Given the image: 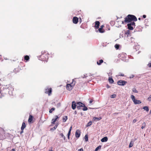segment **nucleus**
<instances>
[{
  "mask_svg": "<svg viewBox=\"0 0 151 151\" xmlns=\"http://www.w3.org/2000/svg\"><path fill=\"white\" fill-rule=\"evenodd\" d=\"M68 119V117L67 116H64L63 118V122H65Z\"/></svg>",
  "mask_w": 151,
  "mask_h": 151,
  "instance_id": "4be33fe9",
  "label": "nucleus"
},
{
  "mask_svg": "<svg viewBox=\"0 0 151 151\" xmlns=\"http://www.w3.org/2000/svg\"><path fill=\"white\" fill-rule=\"evenodd\" d=\"M92 124V122L91 121H90L89 122H88L87 125V127H89Z\"/></svg>",
  "mask_w": 151,
  "mask_h": 151,
  "instance_id": "72a5a7b5",
  "label": "nucleus"
},
{
  "mask_svg": "<svg viewBox=\"0 0 151 151\" xmlns=\"http://www.w3.org/2000/svg\"><path fill=\"white\" fill-rule=\"evenodd\" d=\"M24 59L25 60L28 61L29 59V57L28 55H25L24 57Z\"/></svg>",
  "mask_w": 151,
  "mask_h": 151,
  "instance_id": "393cba45",
  "label": "nucleus"
},
{
  "mask_svg": "<svg viewBox=\"0 0 151 151\" xmlns=\"http://www.w3.org/2000/svg\"><path fill=\"white\" fill-rule=\"evenodd\" d=\"M143 109L145 110H146L147 111H148L149 110L148 107L147 106L144 107H143Z\"/></svg>",
  "mask_w": 151,
  "mask_h": 151,
  "instance_id": "a878e982",
  "label": "nucleus"
},
{
  "mask_svg": "<svg viewBox=\"0 0 151 151\" xmlns=\"http://www.w3.org/2000/svg\"><path fill=\"white\" fill-rule=\"evenodd\" d=\"M48 151H53L52 149L51 150H49Z\"/></svg>",
  "mask_w": 151,
  "mask_h": 151,
  "instance_id": "5fc2aeb1",
  "label": "nucleus"
},
{
  "mask_svg": "<svg viewBox=\"0 0 151 151\" xmlns=\"http://www.w3.org/2000/svg\"><path fill=\"white\" fill-rule=\"evenodd\" d=\"M83 106H84V104L81 102L76 103V106L78 109H80V107H83Z\"/></svg>",
  "mask_w": 151,
  "mask_h": 151,
  "instance_id": "0eeeda50",
  "label": "nucleus"
},
{
  "mask_svg": "<svg viewBox=\"0 0 151 151\" xmlns=\"http://www.w3.org/2000/svg\"><path fill=\"white\" fill-rule=\"evenodd\" d=\"M128 24H131V25L132 26H135V23L133 22H130V23Z\"/></svg>",
  "mask_w": 151,
  "mask_h": 151,
  "instance_id": "7c9ffc66",
  "label": "nucleus"
},
{
  "mask_svg": "<svg viewBox=\"0 0 151 151\" xmlns=\"http://www.w3.org/2000/svg\"><path fill=\"white\" fill-rule=\"evenodd\" d=\"M108 140V138L107 137H105L102 138L101 141L102 142H106Z\"/></svg>",
  "mask_w": 151,
  "mask_h": 151,
  "instance_id": "2eb2a0df",
  "label": "nucleus"
},
{
  "mask_svg": "<svg viewBox=\"0 0 151 151\" xmlns=\"http://www.w3.org/2000/svg\"><path fill=\"white\" fill-rule=\"evenodd\" d=\"M109 81L111 83H114V81L113 79L111 78H109Z\"/></svg>",
  "mask_w": 151,
  "mask_h": 151,
  "instance_id": "5701e85b",
  "label": "nucleus"
},
{
  "mask_svg": "<svg viewBox=\"0 0 151 151\" xmlns=\"http://www.w3.org/2000/svg\"><path fill=\"white\" fill-rule=\"evenodd\" d=\"M119 76H124V74L120 73L119 75Z\"/></svg>",
  "mask_w": 151,
  "mask_h": 151,
  "instance_id": "c03bdc74",
  "label": "nucleus"
},
{
  "mask_svg": "<svg viewBox=\"0 0 151 151\" xmlns=\"http://www.w3.org/2000/svg\"><path fill=\"white\" fill-rule=\"evenodd\" d=\"M78 19L77 17H73V23L75 24H77L78 22Z\"/></svg>",
  "mask_w": 151,
  "mask_h": 151,
  "instance_id": "9d476101",
  "label": "nucleus"
},
{
  "mask_svg": "<svg viewBox=\"0 0 151 151\" xmlns=\"http://www.w3.org/2000/svg\"><path fill=\"white\" fill-rule=\"evenodd\" d=\"M108 29L109 30H110V28H108Z\"/></svg>",
  "mask_w": 151,
  "mask_h": 151,
  "instance_id": "4d7b16f0",
  "label": "nucleus"
},
{
  "mask_svg": "<svg viewBox=\"0 0 151 151\" xmlns=\"http://www.w3.org/2000/svg\"><path fill=\"white\" fill-rule=\"evenodd\" d=\"M85 141L87 142L88 140V136L87 135H86L85 136Z\"/></svg>",
  "mask_w": 151,
  "mask_h": 151,
  "instance_id": "f704fd0d",
  "label": "nucleus"
},
{
  "mask_svg": "<svg viewBox=\"0 0 151 151\" xmlns=\"http://www.w3.org/2000/svg\"><path fill=\"white\" fill-rule=\"evenodd\" d=\"M26 125L25 123L24 122H23L22 124V125L21 128V129L24 130V129L26 127Z\"/></svg>",
  "mask_w": 151,
  "mask_h": 151,
  "instance_id": "dca6fc26",
  "label": "nucleus"
},
{
  "mask_svg": "<svg viewBox=\"0 0 151 151\" xmlns=\"http://www.w3.org/2000/svg\"><path fill=\"white\" fill-rule=\"evenodd\" d=\"M147 100L149 101H151V95H150L149 97L148 98Z\"/></svg>",
  "mask_w": 151,
  "mask_h": 151,
  "instance_id": "4c0bfd02",
  "label": "nucleus"
},
{
  "mask_svg": "<svg viewBox=\"0 0 151 151\" xmlns=\"http://www.w3.org/2000/svg\"><path fill=\"white\" fill-rule=\"evenodd\" d=\"M137 19L136 17L133 15L129 14L125 18L124 21H122V24H124V23H128L131 22L132 21H136Z\"/></svg>",
  "mask_w": 151,
  "mask_h": 151,
  "instance_id": "f03ea898",
  "label": "nucleus"
},
{
  "mask_svg": "<svg viewBox=\"0 0 151 151\" xmlns=\"http://www.w3.org/2000/svg\"><path fill=\"white\" fill-rule=\"evenodd\" d=\"M55 109V108L53 107L51 109H50L49 111V112L50 113H52V111H54Z\"/></svg>",
  "mask_w": 151,
  "mask_h": 151,
  "instance_id": "c756f323",
  "label": "nucleus"
},
{
  "mask_svg": "<svg viewBox=\"0 0 151 151\" xmlns=\"http://www.w3.org/2000/svg\"><path fill=\"white\" fill-rule=\"evenodd\" d=\"M55 118L53 119L52 120V122L51 123L52 124H55V122L59 118V117L58 116L56 115L55 116Z\"/></svg>",
  "mask_w": 151,
  "mask_h": 151,
  "instance_id": "f8f14e48",
  "label": "nucleus"
},
{
  "mask_svg": "<svg viewBox=\"0 0 151 151\" xmlns=\"http://www.w3.org/2000/svg\"><path fill=\"white\" fill-rule=\"evenodd\" d=\"M143 17L144 18H145L146 17V15H143Z\"/></svg>",
  "mask_w": 151,
  "mask_h": 151,
  "instance_id": "3c124183",
  "label": "nucleus"
},
{
  "mask_svg": "<svg viewBox=\"0 0 151 151\" xmlns=\"http://www.w3.org/2000/svg\"><path fill=\"white\" fill-rule=\"evenodd\" d=\"M81 135V132L80 131L79 129H77L76 130V133H75V136L76 137L78 138L80 137Z\"/></svg>",
  "mask_w": 151,
  "mask_h": 151,
  "instance_id": "6e6552de",
  "label": "nucleus"
},
{
  "mask_svg": "<svg viewBox=\"0 0 151 151\" xmlns=\"http://www.w3.org/2000/svg\"><path fill=\"white\" fill-rule=\"evenodd\" d=\"M133 146V144L132 143V142H131L129 144V147H132Z\"/></svg>",
  "mask_w": 151,
  "mask_h": 151,
  "instance_id": "a19ab883",
  "label": "nucleus"
},
{
  "mask_svg": "<svg viewBox=\"0 0 151 151\" xmlns=\"http://www.w3.org/2000/svg\"><path fill=\"white\" fill-rule=\"evenodd\" d=\"M145 126H146V123H145V122H144L142 125V126L141 127L142 129H144L145 127Z\"/></svg>",
  "mask_w": 151,
  "mask_h": 151,
  "instance_id": "c85d7f7f",
  "label": "nucleus"
},
{
  "mask_svg": "<svg viewBox=\"0 0 151 151\" xmlns=\"http://www.w3.org/2000/svg\"><path fill=\"white\" fill-rule=\"evenodd\" d=\"M21 70L22 69L19 66L18 68H15L14 70V71L15 72V73H16L17 72H18L19 70Z\"/></svg>",
  "mask_w": 151,
  "mask_h": 151,
  "instance_id": "aec40b11",
  "label": "nucleus"
},
{
  "mask_svg": "<svg viewBox=\"0 0 151 151\" xmlns=\"http://www.w3.org/2000/svg\"><path fill=\"white\" fill-rule=\"evenodd\" d=\"M130 32L129 30H127L125 32V34L127 35V36H128L130 34Z\"/></svg>",
  "mask_w": 151,
  "mask_h": 151,
  "instance_id": "cd10ccee",
  "label": "nucleus"
},
{
  "mask_svg": "<svg viewBox=\"0 0 151 151\" xmlns=\"http://www.w3.org/2000/svg\"><path fill=\"white\" fill-rule=\"evenodd\" d=\"M132 91L133 92L135 93H137L138 92V91L135 88H133L132 89Z\"/></svg>",
  "mask_w": 151,
  "mask_h": 151,
  "instance_id": "c9c22d12",
  "label": "nucleus"
},
{
  "mask_svg": "<svg viewBox=\"0 0 151 151\" xmlns=\"http://www.w3.org/2000/svg\"><path fill=\"white\" fill-rule=\"evenodd\" d=\"M102 119V118L100 116L99 117H94L93 118V121H96V120H101Z\"/></svg>",
  "mask_w": 151,
  "mask_h": 151,
  "instance_id": "6ab92c4d",
  "label": "nucleus"
},
{
  "mask_svg": "<svg viewBox=\"0 0 151 151\" xmlns=\"http://www.w3.org/2000/svg\"><path fill=\"white\" fill-rule=\"evenodd\" d=\"M116 97V95L115 94H113L111 95V98H115Z\"/></svg>",
  "mask_w": 151,
  "mask_h": 151,
  "instance_id": "ea45409f",
  "label": "nucleus"
},
{
  "mask_svg": "<svg viewBox=\"0 0 151 151\" xmlns=\"http://www.w3.org/2000/svg\"><path fill=\"white\" fill-rule=\"evenodd\" d=\"M60 135L62 137L64 138V139H65V137L64 136V135L63 133H61L60 134Z\"/></svg>",
  "mask_w": 151,
  "mask_h": 151,
  "instance_id": "37998d69",
  "label": "nucleus"
},
{
  "mask_svg": "<svg viewBox=\"0 0 151 151\" xmlns=\"http://www.w3.org/2000/svg\"><path fill=\"white\" fill-rule=\"evenodd\" d=\"M52 89L51 88H47L45 89V93L48 94L50 96L52 93Z\"/></svg>",
  "mask_w": 151,
  "mask_h": 151,
  "instance_id": "39448f33",
  "label": "nucleus"
},
{
  "mask_svg": "<svg viewBox=\"0 0 151 151\" xmlns=\"http://www.w3.org/2000/svg\"><path fill=\"white\" fill-rule=\"evenodd\" d=\"M115 47L116 49H119V45H117V44H116L115 45Z\"/></svg>",
  "mask_w": 151,
  "mask_h": 151,
  "instance_id": "58836bf2",
  "label": "nucleus"
},
{
  "mask_svg": "<svg viewBox=\"0 0 151 151\" xmlns=\"http://www.w3.org/2000/svg\"><path fill=\"white\" fill-rule=\"evenodd\" d=\"M74 81H73L72 83L69 84H67L66 86V88L67 90L70 91L71 90L74 86H75V83H73Z\"/></svg>",
  "mask_w": 151,
  "mask_h": 151,
  "instance_id": "20e7f679",
  "label": "nucleus"
},
{
  "mask_svg": "<svg viewBox=\"0 0 151 151\" xmlns=\"http://www.w3.org/2000/svg\"><path fill=\"white\" fill-rule=\"evenodd\" d=\"M58 125H55V126L53 127V129H51V130H52V129H53V130H55V129L57 128V127H58Z\"/></svg>",
  "mask_w": 151,
  "mask_h": 151,
  "instance_id": "e433bc0d",
  "label": "nucleus"
},
{
  "mask_svg": "<svg viewBox=\"0 0 151 151\" xmlns=\"http://www.w3.org/2000/svg\"><path fill=\"white\" fill-rule=\"evenodd\" d=\"M78 151H83V149L82 148L78 150Z\"/></svg>",
  "mask_w": 151,
  "mask_h": 151,
  "instance_id": "8fccbe9b",
  "label": "nucleus"
},
{
  "mask_svg": "<svg viewBox=\"0 0 151 151\" xmlns=\"http://www.w3.org/2000/svg\"><path fill=\"white\" fill-rule=\"evenodd\" d=\"M104 27V26L103 25H102L101 26L100 28H101L102 29H103Z\"/></svg>",
  "mask_w": 151,
  "mask_h": 151,
  "instance_id": "603ef678",
  "label": "nucleus"
},
{
  "mask_svg": "<svg viewBox=\"0 0 151 151\" xmlns=\"http://www.w3.org/2000/svg\"><path fill=\"white\" fill-rule=\"evenodd\" d=\"M127 83V82L125 81L120 80L117 81V83L119 85L124 86Z\"/></svg>",
  "mask_w": 151,
  "mask_h": 151,
  "instance_id": "423d86ee",
  "label": "nucleus"
},
{
  "mask_svg": "<svg viewBox=\"0 0 151 151\" xmlns=\"http://www.w3.org/2000/svg\"><path fill=\"white\" fill-rule=\"evenodd\" d=\"M134 75H132L130 76L129 78H132L134 77Z\"/></svg>",
  "mask_w": 151,
  "mask_h": 151,
  "instance_id": "a18cd8bd",
  "label": "nucleus"
},
{
  "mask_svg": "<svg viewBox=\"0 0 151 151\" xmlns=\"http://www.w3.org/2000/svg\"><path fill=\"white\" fill-rule=\"evenodd\" d=\"M100 23L99 21H96L95 22L94 27L96 29L99 28L100 25Z\"/></svg>",
  "mask_w": 151,
  "mask_h": 151,
  "instance_id": "1a4fd4ad",
  "label": "nucleus"
},
{
  "mask_svg": "<svg viewBox=\"0 0 151 151\" xmlns=\"http://www.w3.org/2000/svg\"><path fill=\"white\" fill-rule=\"evenodd\" d=\"M2 90L0 91V98H2L5 96L8 92L10 95H12L14 88L10 84L2 86Z\"/></svg>",
  "mask_w": 151,
  "mask_h": 151,
  "instance_id": "f257e3e1",
  "label": "nucleus"
},
{
  "mask_svg": "<svg viewBox=\"0 0 151 151\" xmlns=\"http://www.w3.org/2000/svg\"><path fill=\"white\" fill-rule=\"evenodd\" d=\"M84 107L83 109V111H86L88 110V108L86 106H85V105H84V106H83Z\"/></svg>",
  "mask_w": 151,
  "mask_h": 151,
  "instance_id": "473e14b6",
  "label": "nucleus"
},
{
  "mask_svg": "<svg viewBox=\"0 0 151 151\" xmlns=\"http://www.w3.org/2000/svg\"><path fill=\"white\" fill-rule=\"evenodd\" d=\"M104 61L103 60H100L99 61H97V64L98 65H100Z\"/></svg>",
  "mask_w": 151,
  "mask_h": 151,
  "instance_id": "412c9836",
  "label": "nucleus"
},
{
  "mask_svg": "<svg viewBox=\"0 0 151 151\" xmlns=\"http://www.w3.org/2000/svg\"><path fill=\"white\" fill-rule=\"evenodd\" d=\"M134 104H141V101L139 100H137V99H135V100L133 101Z\"/></svg>",
  "mask_w": 151,
  "mask_h": 151,
  "instance_id": "4468645a",
  "label": "nucleus"
},
{
  "mask_svg": "<svg viewBox=\"0 0 151 151\" xmlns=\"http://www.w3.org/2000/svg\"><path fill=\"white\" fill-rule=\"evenodd\" d=\"M93 100H91L89 101L90 103V104L92 103L93 102Z\"/></svg>",
  "mask_w": 151,
  "mask_h": 151,
  "instance_id": "09e8293b",
  "label": "nucleus"
},
{
  "mask_svg": "<svg viewBox=\"0 0 151 151\" xmlns=\"http://www.w3.org/2000/svg\"><path fill=\"white\" fill-rule=\"evenodd\" d=\"M49 55L45 52H42V54L39 57L40 59L42 61H46L48 58Z\"/></svg>",
  "mask_w": 151,
  "mask_h": 151,
  "instance_id": "7ed1b4c3",
  "label": "nucleus"
},
{
  "mask_svg": "<svg viewBox=\"0 0 151 151\" xmlns=\"http://www.w3.org/2000/svg\"><path fill=\"white\" fill-rule=\"evenodd\" d=\"M131 98L132 99V100L133 101H134L135 99L134 96L133 95H131Z\"/></svg>",
  "mask_w": 151,
  "mask_h": 151,
  "instance_id": "2f4dec72",
  "label": "nucleus"
},
{
  "mask_svg": "<svg viewBox=\"0 0 151 151\" xmlns=\"http://www.w3.org/2000/svg\"><path fill=\"white\" fill-rule=\"evenodd\" d=\"M61 151H63V150H62Z\"/></svg>",
  "mask_w": 151,
  "mask_h": 151,
  "instance_id": "13d9d810",
  "label": "nucleus"
},
{
  "mask_svg": "<svg viewBox=\"0 0 151 151\" xmlns=\"http://www.w3.org/2000/svg\"><path fill=\"white\" fill-rule=\"evenodd\" d=\"M127 26H128V29L130 30H132L134 28L131 25V24H127Z\"/></svg>",
  "mask_w": 151,
  "mask_h": 151,
  "instance_id": "a211bd4d",
  "label": "nucleus"
},
{
  "mask_svg": "<svg viewBox=\"0 0 151 151\" xmlns=\"http://www.w3.org/2000/svg\"><path fill=\"white\" fill-rule=\"evenodd\" d=\"M138 19H139V20H141V18H138Z\"/></svg>",
  "mask_w": 151,
  "mask_h": 151,
  "instance_id": "6e6d98bb",
  "label": "nucleus"
},
{
  "mask_svg": "<svg viewBox=\"0 0 151 151\" xmlns=\"http://www.w3.org/2000/svg\"><path fill=\"white\" fill-rule=\"evenodd\" d=\"M34 117L32 116L31 115H29V118L28 119V122L29 123H32V120Z\"/></svg>",
  "mask_w": 151,
  "mask_h": 151,
  "instance_id": "9b49d317",
  "label": "nucleus"
},
{
  "mask_svg": "<svg viewBox=\"0 0 151 151\" xmlns=\"http://www.w3.org/2000/svg\"><path fill=\"white\" fill-rule=\"evenodd\" d=\"M137 121V119H134L133 120V123H135Z\"/></svg>",
  "mask_w": 151,
  "mask_h": 151,
  "instance_id": "de8ad7c7",
  "label": "nucleus"
},
{
  "mask_svg": "<svg viewBox=\"0 0 151 151\" xmlns=\"http://www.w3.org/2000/svg\"><path fill=\"white\" fill-rule=\"evenodd\" d=\"M101 147V146L99 145L95 149V151H98L99 149H100Z\"/></svg>",
  "mask_w": 151,
  "mask_h": 151,
  "instance_id": "bb28decb",
  "label": "nucleus"
},
{
  "mask_svg": "<svg viewBox=\"0 0 151 151\" xmlns=\"http://www.w3.org/2000/svg\"><path fill=\"white\" fill-rule=\"evenodd\" d=\"M98 30L99 31V32L101 33H103L104 32V30L103 29H102L101 28H100Z\"/></svg>",
  "mask_w": 151,
  "mask_h": 151,
  "instance_id": "b1692460",
  "label": "nucleus"
},
{
  "mask_svg": "<svg viewBox=\"0 0 151 151\" xmlns=\"http://www.w3.org/2000/svg\"><path fill=\"white\" fill-rule=\"evenodd\" d=\"M76 104L75 102L74 101H73L72 102V108L74 110L76 109Z\"/></svg>",
  "mask_w": 151,
  "mask_h": 151,
  "instance_id": "ddd939ff",
  "label": "nucleus"
},
{
  "mask_svg": "<svg viewBox=\"0 0 151 151\" xmlns=\"http://www.w3.org/2000/svg\"><path fill=\"white\" fill-rule=\"evenodd\" d=\"M21 130L20 132V134H22L23 132V130Z\"/></svg>",
  "mask_w": 151,
  "mask_h": 151,
  "instance_id": "864d4df0",
  "label": "nucleus"
},
{
  "mask_svg": "<svg viewBox=\"0 0 151 151\" xmlns=\"http://www.w3.org/2000/svg\"><path fill=\"white\" fill-rule=\"evenodd\" d=\"M72 129V126H71L70 128V129H69V132H68V139H69V136L70 134L71 131Z\"/></svg>",
  "mask_w": 151,
  "mask_h": 151,
  "instance_id": "f3484780",
  "label": "nucleus"
},
{
  "mask_svg": "<svg viewBox=\"0 0 151 151\" xmlns=\"http://www.w3.org/2000/svg\"><path fill=\"white\" fill-rule=\"evenodd\" d=\"M20 65L21 66H22V67L24 66V65L23 63L22 62H21L20 63Z\"/></svg>",
  "mask_w": 151,
  "mask_h": 151,
  "instance_id": "79ce46f5",
  "label": "nucleus"
},
{
  "mask_svg": "<svg viewBox=\"0 0 151 151\" xmlns=\"http://www.w3.org/2000/svg\"><path fill=\"white\" fill-rule=\"evenodd\" d=\"M148 65L149 67L151 68V62L149 63L148 64Z\"/></svg>",
  "mask_w": 151,
  "mask_h": 151,
  "instance_id": "49530a36",
  "label": "nucleus"
}]
</instances>
